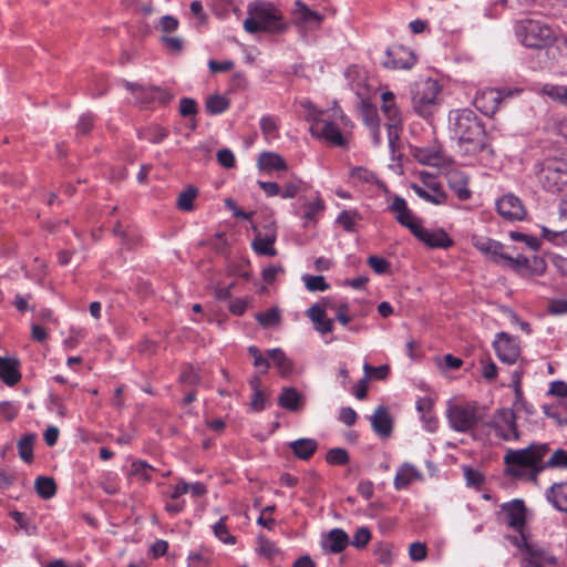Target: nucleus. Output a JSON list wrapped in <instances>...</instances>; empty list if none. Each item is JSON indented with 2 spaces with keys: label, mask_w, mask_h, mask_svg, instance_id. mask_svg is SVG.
<instances>
[{
  "label": "nucleus",
  "mask_w": 567,
  "mask_h": 567,
  "mask_svg": "<svg viewBox=\"0 0 567 567\" xmlns=\"http://www.w3.org/2000/svg\"><path fill=\"white\" fill-rule=\"evenodd\" d=\"M449 118L453 136L464 154L474 155L485 148V130L474 111H452Z\"/></svg>",
  "instance_id": "f257e3e1"
},
{
  "label": "nucleus",
  "mask_w": 567,
  "mask_h": 567,
  "mask_svg": "<svg viewBox=\"0 0 567 567\" xmlns=\"http://www.w3.org/2000/svg\"><path fill=\"white\" fill-rule=\"evenodd\" d=\"M549 447L546 443H533L525 449H508L504 455L506 473L518 478H529L536 481L543 467V460L548 453Z\"/></svg>",
  "instance_id": "f03ea898"
},
{
  "label": "nucleus",
  "mask_w": 567,
  "mask_h": 567,
  "mask_svg": "<svg viewBox=\"0 0 567 567\" xmlns=\"http://www.w3.org/2000/svg\"><path fill=\"white\" fill-rule=\"evenodd\" d=\"M514 31L517 40L529 49H547L556 42L555 31L546 23L536 19H522L516 21Z\"/></svg>",
  "instance_id": "7ed1b4c3"
},
{
  "label": "nucleus",
  "mask_w": 567,
  "mask_h": 567,
  "mask_svg": "<svg viewBox=\"0 0 567 567\" xmlns=\"http://www.w3.org/2000/svg\"><path fill=\"white\" fill-rule=\"evenodd\" d=\"M281 17L270 3L259 2L248 8V17L244 21V29L248 33L260 31L276 32L281 30Z\"/></svg>",
  "instance_id": "20e7f679"
},
{
  "label": "nucleus",
  "mask_w": 567,
  "mask_h": 567,
  "mask_svg": "<svg viewBox=\"0 0 567 567\" xmlns=\"http://www.w3.org/2000/svg\"><path fill=\"white\" fill-rule=\"evenodd\" d=\"M536 176L542 187L549 193H559L567 186V159L550 157L536 166Z\"/></svg>",
  "instance_id": "39448f33"
},
{
  "label": "nucleus",
  "mask_w": 567,
  "mask_h": 567,
  "mask_svg": "<svg viewBox=\"0 0 567 567\" xmlns=\"http://www.w3.org/2000/svg\"><path fill=\"white\" fill-rule=\"evenodd\" d=\"M439 83L430 78L420 79L411 85V102L414 111L423 117L434 113L437 107Z\"/></svg>",
  "instance_id": "423d86ee"
},
{
  "label": "nucleus",
  "mask_w": 567,
  "mask_h": 567,
  "mask_svg": "<svg viewBox=\"0 0 567 567\" xmlns=\"http://www.w3.org/2000/svg\"><path fill=\"white\" fill-rule=\"evenodd\" d=\"M446 417L454 431L467 433L483 420V411L476 402L450 403Z\"/></svg>",
  "instance_id": "0eeeda50"
},
{
  "label": "nucleus",
  "mask_w": 567,
  "mask_h": 567,
  "mask_svg": "<svg viewBox=\"0 0 567 567\" xmlns=\"http://www.w3.org/2000/svg\"><path fill=\"white\" fill-rule=\"evenodd\" d=\"M522 555V567L556 566L557 558L544 546L528 543L524 535L509 537Z\"/></svg>",
  "instance_id": "6e6552de"
},
{
  "label": "nucleus",
  "mask_w": 567,
  "mask_h": 567,
  "mask_svg": "<svg viewBox=\"0 0 567 567\" xmlns=\"http://www.w3.org/2000/svg\"><path fill=\"white\" fill-rule=\"evenodd\" d=\"M484 426L494 431L495 436L505 442L518 441L520 437L513 409L496 410Z\"/></svg>",
  "instance_id": "1a4fd4ad"
},
{
  "label": "nucleus",
  "mask_w": 567,
  "mask_h": 567,
  "mask_svg": "<svg viewBox=\"0 0 567 567\" xmlns=\"http://www.w3.org/2000/svg\"><path fill=\"white\" fill-rule=\"evenodd\" d=\"M382 66L390 70H410L416 61L414 53L403 45H393L386 49Z\"/></svg>",
  "instance_id": "9d476101"
},
{
  "label": "nucleus",
  "mask_w": 567,
  "mask_h": 567,
  "mask_svg": "<svg viewBox=\"0 0 567 567\" xmlns=\"http://www.w3.org/2000/svg\"><path fill=\"white\" fill-rule=\"evenodd\" d=\"M501 512L506 524L516 532H519L520 536L524 535L522 533L526 524V506L524 502L522 499H513L504 503L501 506Z\"/></svg>",
  "instance_id": "9b49d317"
},
{
  "label": "nucleus",
  "mask_w": 567,
  "mask_h": 567,
  "mask_svg": "<svg viewBox=\"0 0 567 567\" xmlns=\"http://www.w3.org/2000/svg\"><path fill=\"white\" fill-rule=\"evenodd\" d=\"M494 348L498 359L507 364H514L520 355L518 340L505 332L498 334L497 340L494 341Z\"/></svg>",
  "instance_id": "f8f14e48"
},
{
  "label": "nucleus",
  "mask_w": 567,
  "mask_h": 567,
  "mask_svg": "<svg viewBox=\"0 0 567 567\" xmlns=\"http://www.w3.org/2000/svg\"><path fill=\"white\" fill-rule=\"evenodd\" d=\"M389 210L394 215L396 221L406 227L412 234L421 225V220L414 216L408 207L406 200L401 196L393 197Z\"/></svg>",
  "instance_id": "ddd939ff"
},
{
  "label": "nucleus",
  "mask_w": 567,
  "mask_h": 567,
  "mask_svg": "<svg viewBox=\"0 0 567 567\" xmlns=\"http://www.w3.org/2000/svg\"><path fill=\"white\" fill-rule=\"evenodd\" d=\"M497 213L508 220H522L526 215V210L520 199L513 195L506 194L496 202Z\"/></svg>",
  "instance_id": "4468645a"
},
{
  "label": "nucleus",
  "mask_w": 567,
  "mask_h": 567,
  "mask_svg": "<svg viewBox=\"0 0 567 567\" xmlns=\"http://www.w3.org/2000/svg\"><path fill=\"white\" fill-rule=\"evenodd\" d=\"M277 238V229L275 223H269L264 226L262 231H258L254 241L252 248L259 255L264 256H276L277 250L274 247V244Z\"/></svg>",
  "instance_id": "2eb2a0df"
},
{
  "label": "nucleus",
  "mask_w": 567,
  "mask_h": 567,
  "mask_svg": "<svg viewBox=\"0 0 567 567\" xmlns=\"http://www.w3.org/2000/svg\"><path fill=\"white\" fill-rule=\"evenodd\" d=\"M503 101V94L496 89H486L480 91L474 96L473 103L475 107L485 115H493Z\"/></svg>",
  "instance_id": "dca6fc26"
},
{
  "label": "nucleus",
  "mask_w": 567,
  "mask_h": 567,
  "mask_svg": "<svg viewBox=\"0 0 567 567\" xmlns=\"http://www.w3.org/2000/svg\"><path fill=\"white\" fill-rule=\"evenodd\" d=\"M413 235L430 248L446 249L453 245V240L443 229L430 230L419 225Z\"/></svg>",
  "instance_id": "f3484780"
},
{
  "label": "nucleus",
  "mask_w": 567,
  "mask_h": 567,
  "mask_svg": "<svg viewBox=\"0 0 567 567\" xmlns=\"http://www.w3.org/2000/svg\"><path fill=\"white\" fill-rule=\"evenodd\" d=\"M310 131L313 135L321 136L333 145H346V138L341 134L339 127L332 122L326 120H316L311 125Z\"/></svg>",
  "instance_id": "a211bd4d"
},
{
  "label": "nucleus",
  "mask_w": 567,
  "mask_h": 567,
  "mask_svg": "<svg viewBox=\"0 0 567 567\" xmlns=\"http://www.w3.org/2000/svg\"><path fill=\"white\" fill-rule=\"evenodd\" d=\"M350 544L349 535L342 528H333L322 536L320 545L324 553L339 554Z\"/></svg>",
  "instance_id": "6ab92c4d"
},
{
  "label": "nucleus",
  "mask_w": 567,
  "mask_h": 567,
  "mask_svg": "<svg viewBox=\"0 0 567 567\" xmlns=\"http://www.w3.org/2000/svg\"><path fill=\"white\" fill-rule=\"evenodd\" d=\"M293 17L298 24L308 30L319 28L323 20V17L320 13L310 10L306 4H303L300 1L296 2Z\"/></svg>",
  "instance_id": "aec40b11"
},
{
  "label": "nucleus",
  "mask_w": 567,
  "mask_h": 567,
  "mask_svg": "<svg viewBox=\"0 0 567 567\" xmlns=\"http://www.w3.org/2000/svg\"><path fill=\"white\" fill-rule=\"evenodd\" d=\"M308 318L312 321L315 329L320 334H326L333 330V320L326 315V309L320 303H315L307 310Z\"/></svg>",
  "instance_id": "412c9836"
},
{
  "label": "nucleus",
  "mask_w": 567,
  "mask_h": 567,
  "mask_svg": "<svg viewBox=\"0 0 567 567\" xmlns=\"http://www.w3.org/2000/svg\"><path fill=\"white\" fill-rule=\"evenodd\" d=\"M373 431L381 437H389L392 433V419L385 406H379L371 416Z\"/></svg>",
  "instance_id": "4be33fe9"
},
{
  "label": "nucleus",
  "mask_w": 567,
  "mask_h": 567,
  "mask_svg": "<svg viewBox=\"0 0 567 567\" xmlns=\"http://www.w3.org/2000/svg\"><path fill=\"white\" fill-rule=\"evenodd\" d=\"M546 499L557 511L567 513V482L554 483L546 491Z\"/></svg>",
  "instance_id": "5701e85b"
},
{
  "label": "nucleus",
  "mask_w": 567,
  "mask_h": 567,
  "mask_svg": "<svg viewBox=\"0 0 567 567\" xmlns=\"http://www.w3.org/2000/svg\"><path fill=\"white\" fill-rule=\"evenodd\" d=\"M19 361L14 358L0 357V379L8 385L17 384L21 379Z\"/></svg>",
  "instance_id": "b1692460"
},
{
  "label": "nucleus",
  "mask_w": 567,
  "mask_h": 567,
  "mask_svg": "<svg viewBox=\"0 0 567 567\" xmlns=\"http://www.w3.org/2000/svg\"><path fill=\"white\" fill-rule=\"evenodd\" d=\"M474 246L496 264L503 261L505 257L504 246L497 240L489 238L477 239Z\"/></svg>",
  "instance_id": "393cba45"
},
{
  "label": "nucleus",
  "mask_w": 567,
  "mask_h": 567,
  "mask_svg": "<svg viewBox=\"0 0 567 567\" xmlns=\"http://www.w3.org/2000/svg\"><path fill=\"white\" fill-rule=\"evenodd\" d=\"M303 398L297 389L292 386L282 388L280 395L278 396V404L288 411L296 412L302 406Z\"/></svg>",
  "instance_id": "a878e982"
},
{
  "label": "nucleus",
  "mask_w": 567,
  "mask_h": 567,
  "mask_svg": "<svg viewBox=\"0 0 567 567\" xmlns=\"http://www.w3.org/2000/svg\"><path fill=\"white\" fill-rule=\"evenodd\" d=\"M421 477V473L413 465L405 463L396 471L393 482L394 488L398 491L406 488L412 482Z\"/></svg>",
  "instance_id": "bb28decb"
},
{
  "label": "nucleus",
  "mask_w": 567,
  "mask_h": 567,
  "mask_svg": "<svg viewBox=\"0 0 567 567\" xmlns=\"http://www.w3.org/2000/svg\"><path fill=\"white\" fill-rule=\"evenodd\" d=\"M258 166L265 172L287 171L288 165L285 158L278 153L264 152L258 157Z\"/></svg>",
  "instance_id": "cd10ccee"
},
{
  "label": "nucleus",
  "mask_w": 567,
  "mask_h": 567,
  "mask_svg": "<svg viewBox=\"0 0 567 567\" xmlns=\"http://www.w3.org/2000/svg\"><path fill=\"white\" fill-rule=\"evenodd\" d=\"M385 115L388 122V138H389V145L393 150L395 142L399 140V131L401 128L402 117L401 113L398 107L395 109H388L385 112H383Z\"/></svg>",
  "instance_id": "c85d7f7f"
},
{
  "label": "nucleus",
  "mask_w": 567,
  "mask_h": 567,
  "mask_svg": "<svg viewBox=\"0 0 567 567\" xmlns=\"http://www.w3.org/2000/svg\"><path fill=\"white\" fill-rule=\"evenodd\" d=\"M289 447L296 457L300 460H309L318 449V443L313 439H298L289 443Z\"/></svg>",
  "instance_id": "c756f323"
},
{
  "label": "nucleus",
  "mask_w": 567,
  "mask_h": 567,
  "mask_svg": "<svg viewBox=\"0 0 567 567\" xmlns=\"http://www.w3.org/2000/svg\"><path fill=\"white\" fill-rule=\"evenodd\" d=\"M267 354L269 359L272 360L280 375L287 377L292 372L293 363L281 349L276 348L268 350Z\"/></svg>",
  "instance_id": "7c9ffc66"
},
{
  "label": "nucleus",
  "mask_w": 567,
  "mask_h": 567,
  "mask_svg": "<svg viewBox=\"0 0 567 567\" xmlns=\"http://www.w3.org/2000/svg\"><path fill=\"white\" fill-rule=\"evenodd\" d=\"M37 441L35 433H27L17 443L19 457L30 464L33 461V446Z\"/></svg>",
  "instance_id": "2f4dec72"
},
{
  "label": "nucleus",
  "mask_w": 567,
  "mask_h": 567,
  "mask_svg": "<svg viewBox=\"0 0 567 567\" xmlns=\"http://www.w3.org/2000/svg\"><path fill=\"white\" fill-rule=\"evenodd\" d=\"M415 157L421 164L429 166L439 167L443 163V155L439 148H417Z\"/></svg>",
  "instance_id": "473e14b6"
},
{
  "label": "nucleus",
  "mask_w": 567,
  "mask_h": 567,
  "mask_svg": "<svg viewBox=\"0 0 567 567\" xmlns=\"http://www.w3.org/2000/svg\"><path fill=\"white\" fill-rule=\"evenodd\" d=\"M125 87L133 94L136 103L141 106L153 103L152 86L145 87L135 83L125 82Z\"/></svg>",
  "instance_id": "72a5a7b5"
},
{
  "label": "nucleus",
  "mask_w": 567,
  "mask_h": 567,
  "mask_svg": "<svg viewBox=\"0 0 567 567\" xmlns=\"http://www.w3.org/2000/svg\"><path fill=\"white\" fill-rule=\"evenodd\" d=\"M34 488L37 494L43 499L52 498L56 493V485L52 477L39 476L35 478Z\"/></svg>",
  "instance_id": "f704fd0d"
},
{
  "label": "nucleus",
  "mask_w": 567,
  "mask_h": 567,
  "mask_svg": "<svg viewBox=\"0 0 567 567\" xmlns=\"http://www.w3.org/2000/svg\"><path fill=\"white\" fill-rule=\"evenodd\" d=\"M155 471L153 466H151L145 461H134L131 464L130 475L135 477L138 482L145 484L151 482L152 473Z\"/></svg>",
  "instance_id": "c9c22d12"
},
{
  "label": "nucleus",
  "mask_w": 567,
  "mask_h": 567,
  "mask_svg": "<svg viewBox=\"0 0 567 567\" xmlns=\"http://www.w3.org/2000/svg\"><path fill=\"white\" fill-rule=\"evenodd\" d=\"M544 413L558 425L567 424V404L564 402L544 405Z\"/></svg>",
  "instance_id": "e433bc0d"
},
{
  "label": "nucleus",
  "mask_w": 567,
  "mask_h": 567,
  "mask_svg": "<svg viewBox=\"0 0 567 567\" xmlns=\"http://www.w3.org/2000/svg\"><path fill=\"white\" fill-rule=\"evenodd\" d=\"M300 217L303 219V226L307 227L310 221H315L319 213L323 210V202L317 198L315 202H307L302 205Z\"/></svg>",
  "instance_id": "4c0bfd02"
},
{
  "label": "nucleus",
  "mask_w": 567,
  "mask_h": 567,
  "mask_svg": "<svg viewBox=\"0 0 567 567\" xmlns=\"http://www.w3.org/2000/svg\"><path fill=\"white\" fill-rule=\"evenodd\" d=\"M412 189L414 193L422 199L435 204L441 205L446 200V193L443 189L434 188V193L430 189H425L419 185H413Z\"/></svg>",
  "instance_id": "58836bf2"
},
{
  "label": "nucleus",
  "mask_w": 567,
  "mask_h": 567,
  "mask_svg": "<svg viewBox=\"0 0 567 567\" xmlns=\"http://www.w3.org/2000/svg\"><path fill=\"white\" fill-rule=\"evenodd\" d=\"M206 111L212 115L224 113L229 107V100L223 95L214 94L206 100Z\"/></svg>",
  "instance_id": "ea45409f"
},
{
  "label": "nucleus",
  "mask_w": 567,
  "mask_h": 567,
  "mask_svg": "<svg viewBox=\"0 0 567 567\" xmlns=\"http://www.w3.org/2000/svg\"><path fill=\"white\" fill-rule=\"evenodd\" d=\"M260 130L265 138L270 141L278 136V123L276 117L265 115L260 118Z\"/></svg>",
  "instance_id": "a19ab883"
},
{
  "label": "nucleus",
  "mask_w": 567,
  "mask_h": 567,
  "mask_svg": "<svg viewBox=\"0 0 567 567\" xmlns=\"http://www.w3.org/2000/svg\"><path fill=\"white\" fill-rule=\"evenodd\" d=\"M543 467L567 470V451L557 449L544 463Z\"/></svg>",
  "instance_id": "79ce46f5"
},
{
  "label": "nucleus",
  "mask_w": 567,
  "mask_h": 567,
  "mask_svg": "<svg viewBox=\"0 0 567 567\" xmlns=\"http://www.w3.org/2000/svg\"><path fill=\"white\" fill-rule=\"evenodd\" d=\"M197 195V189L193 186L187 187L184 192L178 195L177 207L185 212L193 210V202Z\"/></svg>",
  "instance_id": "37998d69"
},
{
  "label": "nucleus",
  "mask_w": 567,
  "mask_h": 567,
  "mask_svg": "<svg viewBox=\"0 0 567 567\" xmlns=\"http://www.w3.org/2000/svg\"><path fill=\"white\" fill-rule=\"evenodd\" d=\"M279 548L274 542L266 538L264 535L258 536V553L261 556L272 559L277 554H279Z\"/></svg>",
  "instance_id": "c03bdc74"
},
{
  "label": "nucleus",
  "mask_w": 567,
  "mask_h": 567,
  "mask_svg": "<svg viewBox=\"0 0 567 567\" xmlns=\"http://www.w3.org/2000/svg\"><path fill=\"white\" fill-rule=\"evenodd\" d=\"M226 519L227 517L226 516H223L214 526H213V530H214V534L215 536L221 540L223 543L225 544H229V545H233L235 544L236 542V538L230 535V533L228 532L227 529V526H226Z\"/></svg>",
  "instance_id": "a18cd8bd"
},
{
  "label": "nucleus",
  "mask_w": 567,
  "mask_h": 567,
  "mask_svg": "<svg viewBox=\"0 0 567 567\" xmlns=\"http://www.w3.org/2000/svg\"><path fill=\"white\" fill-rule=\"evenodd\" d=\"M520 372L519 371H514L513 374H512V382H513V388H514V392H515V400L513 402V406L517 410L519 409H526V402L524 401V398H523V391H522V388H520Z\"/></svg>",
  "instance_id": "49530a36"
},
{
  "label": "nucleus",
  "mask_w": 567,
  "mask_h": 567,
  "mask_svg": "<svg viewBox=\"0 0 567 567\" xmlns=\"http://www.w3.org/2000/svg\"><path fill=\"white\" fill-rule=\"evenodd\" d=\"M326 461L331 465H346L349 463V454L342 447H333L328 451Z\"/></svg>",
  "instance_id": "de8ad7c7"
},
{
  "label": "nucleus",
  "mask_w": 567,
  "mask_h": 567,
  "mask_svg": "<svg viewBox=\"0 0 567 567\" xmlns=\"http://www.w3.org/2000/svg\"><path fill=\"white\" fill-rule=\"evenodd\" d=\"M10 516L27 535L31 536L37 534V526L31 523L24 513L13 511Z\"/></svg>",
  "instance_id": "09e8293b"
},
{
  "label": "nucleus",
  "mask_w": 567,
  "mask_h": 567,
  "mask_svg": "<svg viewBox=\"0 0 567 567\" xmlns=\"http://www.w3.org/2000/svg\"><path fill=\"white\" fill-rule=\"evenodd\" d=\"M255 318L262 327H271L279 322L280 313L277 308H270L265 312L257 313Z\"/></svg>",
  "instance_id": "8fccbe9b"
},
{
  "label": "nucleus",
  "mask_w": 567,
  "mask_h": 567,
  "mask_svg": "<svg viewBox=\"0 0 567 567\" xmlns=\"http://www.w3.org/2000/svg\"><path fill=\"white\" fill-rule=\"evenodd\" d=\"M248 353L254 358L255 368L259 369L261 373H267L270 368L269 357L265 358L256 346H250Z\"/></svg>",
  "instance_id": "3c124183"
},
{
  "label": "nucleus",
  "mask_w": 567,
  "mask_h": 567,
  "mask_svg": "<svg viewBox=\"0 0 567 567\" xmlns=\"http://www.w3.org/2000/svg\"><path fill=\"white\" fill-rule=\"evenodd\" d=\"M306 288L309 291H326L329 285L326 282L323 276H302Z\"/></svg>",
  "instance_id": "603ef678"
},
{
  "label": "nucleus",
  "mask_w": 567,
  "mask_h": 567,
  "mask_svg": "<svg viewBox=\"0 0 567 567\" xmlns=\"http://www.w3.org/2000/svg\"><path fill=\"white\" fill-rule=\"evenodd\" d=\"M370 539L371 532L369 530L368 527L362 526L355 530L353 538L350 540L349 545H352L353 547L361 549L368 545Z\"/></svg>",
  "instance_id": "864d4df0"
},
{
  "label": "nucleus",
  "mask_w": 567,
  "mask_h": 567,
  "mask_svg": "<svg viewBox=\"0 0 567 567\" xmlns=\"http://www.w3.org/2000/svg\"><path fill=\"white\" fill-rule=\"evenodd\" d=\"M509 237L514 241H523L527 247L533 250H537L539 248V240L530 235L519 233V231H511Z\"/></svg>",
  "instance_id": "5fc2aeb1"
},
{
  "label": "nucleus",
  "mask_w": 567,
  "mask_h": 567,
  "mask_svg": "<svg viewBox=\"0 0 567 567\" xmlns=\"http://www.w3.org/2000/svg\"><path fill=\"white\" fill-rule=\"evenodd\" d=\"M368 265L378 275L386 274L390 270V262L382 257L370 256L368 258Z\"/></svg>",
  "instance_id": "6e6d98bb"
},
{
  "label": "nucleus",
  "mask_w": 567,
  "mask_h": 567,
  "mask_svg": "<svg viewBox=\"0 0 567 567\" xmlns=\"http://www.w3.org/2000/svg\"><path fill=\"white\" fill-rule=\"evenodd\" d=\"M301 188H302V182L299 179H293V181L287 182L284 185L282 190H280V196L286 199L295 198L298 195V193L301 190Z\"/></svg>",
  "instance_id": "4d7b16f0"
},
{
  "label": "nucleus",
  "mask_w": 567,
  "mask_h": 567,
  "mask_svg": "<svg viewBox=\"0 0 567 567\" xmlns=\"http://www.w3.org/2000/svg\"><path fill=\"white\" fill-rule=\"evenodd\" d=\"M544 92L553 100L566 103L567 99V86L565 85H550L545 86Z\"/></svg>",
  "instance_id": "13d9d810"
},
{
  "label": "nucleus",
  "mask_w": 567,
  "mask_h": 567,
  "mask_svg": "<svg viewBox=\"0 0 567 567\" xmlns=\"http://www.w3.org/2000/svg\"><path fill=\"white\" fill-rule=\"evenodd\" d=\"M503 261H506L507 265L515 271H520L523 269H527L529 267V261L526 257L519 255L517 257H511L505 254Z\"/></svg>",
  "instance_id": "bf43d9fd"
},
{
  "label": "nucleus",
  "mask_w": 567,
  "mask_h": 567,
  "mask_svg": "<svg viewBox=\"0 0 567 567\" xmlns=\"http://www.w3.org/2000/svg\"><path fill=\"white\" fill-rule=\"evenodd\" d=\"M179 113L182 116H193L197 113V103L192 97H183L179 101Z\"/></svg>",
  "instance_id": "052dcab7"
},
{
  "label": "nucleus",
  "mask_w": 567,
  "mask_h": 567,
  "mask_svg": "<svg viewBox=\"0 0 567 567\" xmlns=\"http://www.w3.org/2000/svg\"><path fill=\"white\" fill-rule=\"evenodd\" d=\"M351 177L354 181L363 182V183H373L377 177L375 175L363 167H354L351 171Z\"/></svg>",
  "instance_id": "680f3d73"
},
{
  "label": "nucleus",
  "mask_w": 567,
  "mask_h": 567,
  "mask_svg": "<svg viewBox=\"0 0 567 567\" xmlns=\"http://www.w3.org/2000/svg\"><path fill=\"white\" fill-rule=\"evenodd\" d=\"M410 558L413 561H421L426 557V546L423 543L415 542L409 548Z\"/></svg>",
  "instance_id": "e2e57ef3"
},
{
  "label": "nucleus",
  "mask_w": 567,
  "mask_h": 567,
  "mask_svg": "<svg viewBox=\"0 0 567 567\" xmlns=\"http://www.w3.org/2000/svg\"><path fill=\"white\" fill-rule=\"evenodd\" d=\"M362 115H363L364 123L369 127H374V126L379 125L378 113L373 106L363 105Z\"/></svg>",
  "instance_id": "0e129e2a"
},
{
  "label": "nucleus",
  "mask_w": 567,
  "mask_h": 567,
  "mask_svg": "<svg viewBox=\"0 0 567 567\" xmlns=\"http://www.w3.org/2000/svg\"><path fill=\"white\" fill-rule=\"evenodd\" d=\"M217 161L223 167L226 168H231L235 165V156L233 152L228 148L218 151Z\"/></svg>",
  "instance_id": "69168bd1"
},
{
  "label": "nucleus",
  "mask_w": 567,
  "mask_h": 567,
  "mask_svg": "<svg viewBox=\"0 0 567 567\" xmlns=\"http://www.w3.org/2000/svg\"><path fill=\"white\" fill-rule=\"evenodd\" d=\"M337 223L347 231H352L354 229V215L348 210H343L339 214Z\"/></svg>",
  "instance_id": "338daca9"
},
{
  "label": "nucleus",
  "mask_w": 567,
  "mask_h": 567,
  "mask_svg": "<svg viewBox=\"0 0 567 567\" xmlns=\"http://www.w3.org/2000/svg\"><path fill=\"white\" fill-rule=\"evenodd\" d=\"M152 94L153 102H158L161 104H166L174 97L172 93L159 86H152Z\"/></svg>",
  "instance_id": "774afa93"
}]
</instances>
